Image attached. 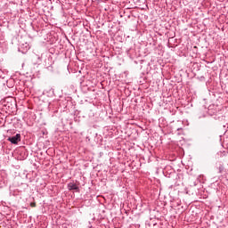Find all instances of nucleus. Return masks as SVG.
<instances>
[{
  "mask_svg": "<svg viewBox=\"0 0 228 228\" xmlns=\"http://www.w3.org/2000/svg\"><path fill=\"white\" fill-rule=\"evenodd\" d=\"M8 141L11 142V143H14V145H17L19 142H20V134H17L15 136L9 137Z\"/></svg>",
  "mask_w": 228,
  "mask_h": 228,
  "instance_id": "f257e3e1",
  "label": "nucleus"
},
{
  "mask_svg": "<svg viewBox=\"0 0 228 228\" xmlns=\"http://www.w3.org/2000/svg\"><path fill=\"white\" fill-rule=\"evenodd\" d=\"M68 186L69 190H79V187H77V185L75 183H69Z\"/></svg>",
  "mask_w": 228,
  "mask_h": 228,
  "instance_id": "f03ea898",
  "label": "nucleus"
},
{
  "mask_svg": "<svg viewBox=\"0 0 228 228\" xmlns=\"http://www.w3.org/2000/svg\"><path fill=\"white\" fill-rule=\"evenodd\" d=\"M30 207L31 208H37V203L36 202H31Z\"/></svg>",
  "mask_w": 228,
  "mask_h": 228,
  "instance_id": "7ed1b4c3",
  "label": "nucleus"
}]
</instances>
